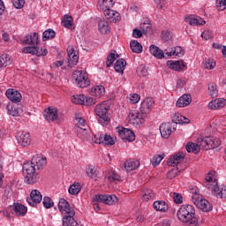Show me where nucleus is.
Returning <instances> with one entry per match:
<instances>
[{
	"label": "nucleus",
	"instance_id": "14",
	"mask_svg": "<svg viewBox=\"0 0 226 226\" xmlns=\"http://www.w3.org/2000/svg\"><path fill=\"white\" fill-rule=\"evenodd\" d=\"M154 105V101L151 97H147L144 99V101L141 102L140 105V112L143 116H146V114H149L151 111V107Z\"/></svg>",
	"mask_w": 226,
	"mask_h": 226
},
{
	"label": "nucleus",
	"instance_id": "21",
	"mask_svg": "<svg viewBox=\"0 0 226 226\" xmlns=\"http://www.w3.org/2000/svg\"><path fill=\"white\" fill-rule=\"evenodd\" d=\"M160 133L163 139H169L172 135V124L164 123L160 125Z\"/></svg>",
	"mask_w": 226,
	"mask_h": 226
},
{
	"label": "nucleus",
	"instance_id": "48",
	"mask_svg": "<svg viewBox=\"0 0 226 226\" xmlns=\"http://www.w3.org/2000/svg\"><path fill=\"white\" fill-rule=\"evenodd\" d=\"M137 74L139 77H147L149 75V72H147V69L144 65H139L137 68Z\"/></svg>",
	"mask_w": 226,
	"mask_h": 226
},
{
	"label": "nucleus",
	"instance_id": "62",
	"mask_svg": "<svg viewBox=\"0 0 226 226\" xmlns=\"http://www.w3.org/2000/svg\"><path fill=\"white\" fill-rule=\"evenodd\" d=\"M84 105H86L87 107H91V105H96V99L93 97H86Z\"/></svg>",
	"mask_w": 226,
	"mask_h": 226
},
{
	"label": "nucleus",
	"instance_id": "7",
	"mask_svg": "<svg viewBox=\"0 0 226 226\" xmlns=\"http://www.w3.org/2000/svg\"><path fill=\"white\" fill-rule=\"evenodd\" d=\"M192 200L193 204H195V206H197V207L204 213H209L210 211H213V205H211V203L206 199L199 200L198 194H194L192 197Z\"/></svg>",
	"mask_w": 226,
	"mask_h": 226
},
{
	"label": "nucleus",
	"instance_id": "20",
	"mask_svg": "<svg viewBox=\"0 0 226 226\" xmlns=\"http://www.w3.org/2000/svg\"><path fill=\"white\" fill-rule=\"evenodd\" d=\"M44 117L49 123L57 121V109L56 108H48L44 110Z\"/></svg>",
	"mask_w": 226,
	"mask_h": 226
},
{
	"label": "nucleus",
	"instance_id": "19",
	"mask_svg": "<svg viewBox=\"0 0 226 226\" xmlns=\"http://www.w3.org/2000/svg\"><path fill=\"white\" fill-rule=\"evenodd\" d=\"M185 152L179 151L178 153L170 156V158L167 162V164L170 166L177 165L185 160Z\"/></svg>",
	"mask_w": 226,
	"mask_h": 226
},
{
	"label": "nucleus",
	"instance_id": "25",
	"mask_svg": "<svg viewBox=\"0 0 226 226\" xmlns=\"http://www.w3.org/2000/svg\"><path fill=\"white\" fill-rule=\"evenodd\" d=\"M75 132L77 133V137L85 142H87L91 139V134L87 128H75Z\"/></svg>",
	"mask_w": 226,
	"mask_h": 226
},
{
	"label": "nucleus",
	"instance_id": "49",
	"mask_svg": "<svg viewBox=\"0 0 226 226\" xmlns=\"http://www.w3.org/2000/svg\"><path fill=\"white\" fill-rule=\"evenodd\" d=\"M102 144H105V146H114L116 142H114V139L110 135L105 134L102 137Z\"/></svg>",
	"mask_w": 226,
	"mask_h": 226
},
{
	"label": "nucleus",
	"instance_id": "28",
	"mask_svg": "<svg viewBox=\"0 0 226 226\" xmlns=\"http://www.w3.org/2000/svg\"><path fill=\"white\" fill-rule=\"evenodd\" d=\"M192 103V95L184 94L177 102V107H188Z\"/></svg>",
	"mask_w": 226,
	"mask_h": 226
},
{
	"label": "nucleus",
	"instance_id": "53",
	"mask_svg": "<svg viewBox=\"0 0 226 226\" xmlns=\"http://www.w3.org/2000/svg\"><path fill=\"white\" fill-rule=\"evenodd\" d=\"M7 110H8V114H10V116H13L14 117H19V110L17 109L16 107H13V106L8 104Z\"/></svg>",
	"mask_w": 226,
	"mask_h": 226
},
{
	"label": "nucleus",
	"instance_id": "38",
	"mask_svg": "<svg viewBox=\"0 0 226 226\" xmlns=\"http://www.w3.org/2000/svg\"><path fill=\"white\" fill-rule=\"evenodd\" d=\"M130 48L135 54H140L142 52V44L139 41H132Z\"/></svg>",
	"mask_w": 226,
	"mask_h": 226
},
{
	"label": "nucleus",
	"instance_id": "1",
	"mask_svg": "<svg viewBox=\"0 0 226 226\" xmlns=\"http://www.w3.org/2000/svg\"><path fill=\"white\" fill-rule=\"evenodd\" d=\"M58 209L62 215H65L63 218V226H80L79 222L75 221V210L72 208L68 200L60 199L58 202Z\"/></svg>",
	"mask_w": 226,
	"mask_h": 226
},
{
	"label": "nucleus",
	"instance_id": "6",
	"mask_svg": "<svg viewBox=\"0 0 226 226\" xmlns=\"http://www.w3.org/2000/svg\"><path fill=\"white\" fill-rule=\"evenodd\" d=\"M72 79H74L78 87H87L91 84V81L87 79V75L82 71H75L72 73Z\"/></svg>",
	"mask_w": 226,
	"mask_h": 226
},
{
	"label": "nucleus",
	"instance_id": "51",
	"mask_svg": "<svg viewBox=\"0 0 226 226\" xmlns=\"http://www.w3.org/2000/svg\"><path fill=\"white\" fill-rule=\"evenodd\" d=\"M36 49L37 46H29V47H25L22 49V52H24V54H32V56H36Z\"/></svg>",
	"mask_w": 226,
	"mask_h": 226
},
{
	"label": "nucleus",
	"instance_id": "60",
	"mask_svg": "<svg viewBox=\"0 0 226 226\" xmlns=\"http://www.w3.org/2000/svg\"><path fill=\"white\" fill-rule=\"evenodd\" d=\"M92 140L95 144H102V142H103V134L97 133V134L94 135V137L92 138Z\"/></svg>",
	"mask_w": 226,
	"mask_h": 226
},
{
	"label": "nucleus",
	"instance_id": "36",
	"mask_svg": "<svg viewBox=\"0 0 226 226\" xmlns=\"http://www.w3.org/2000/svg\"><path fill=\"white\" fill-rule=\"evenodd\" d=\"M124 68H126V60L123 58L117 60L115 64L116 72L123 75L124 73Z\"/></svg>",
	"mask_w": 226,
	"mask_h": 226
},
{
	"label": "nucleus",
	"instance_id": "63",
	"mask_svg": "<svg viewBox=\"0 0 226 226\" xmlns=\"http://www.w3.org/2000/svg\"><path fill=\"white\" fill-rule=\"evenodd\" d=\"M24 4H26V0H14L13 6H15L18 10L24 8Z\"/></svg>",
	"mask_w": 226,
	"mask_h": 226
},
{
	"label": "nucleus",
	"instance_id": "64",
	"mask_svg": "<svg viewBox=\"0 0 226 226\" xmlns=\"http://www.w3.org/2000/svg\"><path fill=\"white\" fill-rule=\"evenodd\" d=\"M173 199H174V202H176V204H183V196H181V194L174 192Z\"/></svg>",
	"mask_w": 226,
	"mask_h": 226
},
{
	"label": "nucleus",
	"instance_id": "32",
	"mask_svg": "<svg viewBox=\"0 0 226 226\" xmlns=\"http://www.w3.org/2000/svg\"><path fill=\"white\" fill-rule=\"evenodd\" d=\"M226 105V100L225 99H218L212 101L208 103L209 109L212 110H216V109H223Z\"/></svg>",
	"mask_w": 226,
	"mask_h": 226
},
{
	"label": "nucleus",
	"instance_id": "27",
	"mask_svg": "<svg viewBox=\"0 0 226 226\" xmlns=\"http://www.w3.org/2000/svg\"><path fill=\"white\" fill-rule=\"evenodd\" d=\"M39 41H40L38 40V34L36 33H33L25 36L23 40V43L25 45H38Z\"/></svg>",
	"mask_w": 226,
	"mask_h": 226
},
{
	"label": "nucleus",
	"instance_id": "37",
	"mask_svg": "<svg viewBox=\"0 0 226 226\" xmlns=\"http://www.w3.org/2000/svg\"><path fill=\"white\" fill-rule=\"evenodd\" d=\"M62 25L67 29H75V26H73V18L72 16L65 15L64 17V20L62 21Z\"/></svg>",
	"mask_w": 226,
	"mask_h": 226
},
{
	"label": "nucleus",
	"instance_id": "47",
	"mask_svg": "<svg viewBox=\"0 0 226 226\" xmlns=\"http://www.w3.org/2000/svg\"><path fill=\"white\" fill-rule=\"evenodd\" d=\"M208 93L212 98H216L218 96V90L216 89V84H208Z\"/></svg>",
	"mask_w": 226,
	"mask_h": 226
},
{
	"label": "nucleus",
	"instance_id": "24",
	"mask_svg": "<svg viewBox=\"0 0 226 226\" xmlns=\"http://www.w3.org/2000/svg\"><path fill=\"white\" fill-rule=\"evenodd\" d=\"M114 4H116V2L114 0H99L97 4V10L101 11H105L112 8Z\"/></svg>",
	"mask_w": 226,
	"mask_h": 226
},
{
	"label": "nucleus",
	"instance_id": "15",
	"mask_svg": "<svg viewBox=\"0 0 226 226\" xmlns=\"http://www.w3.org/2000/svg\"><path fill=\"white\" fill-rule=\"evenodd\" d=\"M18 140V144L22 146L23 147H27V146L31 145V134L29 132H21L19 135L16 136Z\"/></svg>",
	"mask_w": 226,
	"mask_h": 226
},
{
	"label": "nucleus",
	"instance_id": "59",
	"mask_svg": "<svg viewBox=\"0 0 226 226\" xmlns=\"http://www.w3.org/2000/svg\"><path fill=\"white\" fill-rule=\"evenodd\" d=\"M172 123L176 124H181L183 123V115L177 113L172 117Z\"/></svg>",
	"mask_w": 226,
	"mask_h": 226
},
{
	"label": "nucleus",
	"instance_id": "31",
	"mask_svg": "<svg viewBox=\"0 0 226 226\" xmlns=\"http://www.w3.org/2000/svg\"><path fill=\"white\" fill-rule=\"evenodd\" d=\"M98 29L100 33L102 34H107L108 33H110V27L109 26V22H107L105 19H98Z\"/></svg>",
	"mask_w": 226,
	"mask_h": 226
},
{
	"label": "nucleus",
	"instance_id": "13",
	"mask_svg": "<svg viewBox=\"0 0 226 226\" xmlns=\"http://www.w3.org/2000/svg\"><path fill=\"white\" fill-rule=\"evenodd\" d=\"M67 55L68 66L69 68H73V66H76L77 63H79V55H77L73 48L67 49Z\"/></svg>",
	"mask_w": 226,
	"mask_h": 226
},
{
	"label": "nucleus",
	"instance_id": "26",
	"mask_svg": "<svg viewBox=\"0 0 226 226\" xmlns=\"http://www.w3.org/2000/svg\"><path fill=\"white\" fill-rule=\"evenodd\" d=\"M140 165V162L137 159H129L124 164V167L127 172H131V170H135Z\"/></svg>",
	"mask_w": 226,
	"mask_h": 226
},
{
	"label": "nucleus",
	"instance_id": "11",
	"mask_svg": "<svg viewBox=\"0 0 226 226\" xmlns=\"http://www.w3.org/2000/svg\"><path fill=\"white\" fill-rule=\"evenodd\" d=\"M43 197L41 196V192L40 191L34 189L30 193V199L27 200V202L30 206L34 207L37 204L41 202Z\"/></svg>",
	"mask_w": 226,
	"mask_h": 226
},
{
	"label": "nucleus",
	"instance_id": "55",
	"mask_svg": "<svg viewBox=\"0 0 226 226\" xmlns=\"http://www.w3.org/2000/svg\"><path fill=\"white\" fill-rule=\"evenodd\" d=\"M180 172L179 171V168H173L171 170H170L167 174V177L168 179H174V177H177V176L178 175L177 173Z\"/></svg>",
	"mask_w": 226,
	"mask_h": 226
},
{
	"label": "nucleus",
	"instance_id": "34",
	"mask_svg": "<svg viewBox=\"0 0 226 226\" xmlns=\"http://www.w3.org/2000/svg\"><path fill=\"white\" fill-rule=\"evenodd\" d=\"M154 208L155 211H161L162 213H167L169 211V205L163 200H157L154 202Z\"/></svg>",
	"mask_w": 226,
	"mask_h": 226
},
{
	"label": "nucleus",
	"instance_id": "61",
	"mask_svg": "<svg viewBox=\"0 0 226 226\" xmlns=\"http://www.w3.org/2000/svg\"><path fill=\"white\" fill-rule=\"evenodd\" d=\"M76 121H78V123L75 128H86V119L76 117Z\"/></svg>",
	"mask_w": 226,
	"mask_h": 226
},
{
	"label": "nucleus",
	"instance_id": "30",
	"mask_svg": "<svg viewBox=\"0 0 226 226\" xmlns=\"http://www.w3.org/2000/svg\"><path fill=\"white\" fill-rule=\"evenodd\" d=\"M150 54L156 57L157 59H163L165 57V53L163 50L160 49L156 45L152 44L149 48Z\"/></svg>",
	"mask_w": 226,
	"mask_h": 226
},
{
	"label": "nucleus",
	"instance_id": "39",
	"mask_svg": "<svg viewBox=\"0 0 226 226\" xmlns=\"http://www.w3.org/2000/svg\"><path fill=\"white\" fill-rule=\"evenodd\" d=\"M11 63V57H10V55H2L0 56V68H6V66H10V64Z\"/></svg>",
	"mask_w": 226,
	"mask_h": 226
},
{
	"label": "nucleus",
	"instance_id": "45",
	"mask_svg": "<svg viewBox=\"0 0 226 226\" xmlns=\"http://www.w3.org/2000/svg\"><path fill=\"white\" fill-rule=\"evenodd\" d=\"M69 193L71 195H79L80 193V184L74 183L69 187Z\"/></svg>",
	"mask_w": 226,
	"mask_h": 226
},
{
	"label": "nucleus",
	"instance_id": "33",
	"mask_svg": "<svg viewBox=\"0 0 226 226\" xmlns=\"http://www.w3.org/2000/svg\"><path fill=\"white\" fill-rule=\"evenodd\" d=\"M91 96H95L96 98H102L105 94V87L96 86L91 88L90 90Z\"/></svg>",
	"mask_w": 226,
	"mask_h": 226
},
{
	"label": "nucleus",
	"instance_id": "23",
	"mask_svg": "<svg viewBox=\"0 0 226 226\" xmlns=\"http://www.w3.org/2000/svg\"><path fill=\"white\" fill-rule=\"evenodd\" d=\"M167 66L170 70H174V72H183V70H185V63L183 60H170L167 62Z\"/></svg>",
	"mask_w": 226,
	"mask_h": 226
},
{
	"label": "nucleus",
	"instance_id": "44",
	"mask_svg": "<svg viewBox=\"0 0 226 226\" xmlns=\"http://www.w3.org/2000/svg\"><path fill=\"white\" fill-rule=\"evenodd\" d=\"M87 174L88 177H91V179H94V181H96V178L98 177V170H96L94 166H88L87 168Z\"/></svg>",
	"mask_w": 226,
	"mask_h": 226
},
{
	"label": "nucleus",
	"instance_id": "16",
	"mask_svg": "<svg viewBox=\"0 0 226 226\" xmlns=\"http://www.w3.org/2000/svg\"><path fill=\"white\" fill-rule=\"evenodd\" d=\"M218 181L216 178L214 179V182H203V186L207 188V190H211L212 194L215 197H219L220 195V186H218Z\"/></svg>",
	"mask_w": 226,
	"mask_h": 226
},
{
	"label": "nucleus",
	"instance_id": "41",
	"mask_svg": "<svg viewBox=\"0 0 226 226\" xmlns=\"http://www.w3.org/2000/svg\"><path fill=\"white\" fill-rule=\"evenodd\" d=\"M56 38V32L53 29H47L42 34V41H46V40H52Z\"/></svg>",
	"mask_w": 226,
	"mask_h": 226
},
{
	"label": "nucleus",
	"instance_id": "50",
	"mask_svg": "<svg viewBox=\"0 0 226 226\" xmlns=\"http://www.w3.org/2000/svg\"><path fill=\"white\" fill-rule=\"evenodd\" d=\"M204 66L206 70H213L216 66V62L213 58H208L205 61Z\"/></svg>",
	"mask_w": 226,
	"mask_h": 226
},
{
	"label": "nucleus",
	"instance_id": "5",
	"mask_svg": "<svg viewBox=\"0 0 226 226\" xmlns=\"http://www.w3.org/2000/svg\"><path fill=\"white\" fill-rule=\"evenodd\" d=\"M108 112H109V106H107V103H105V102H102V103L96 105V107L94 109V113L99 117L98 122L102 126L109 124V118L107 116Z\"/></svg>",
	"mask_w": 226,
	"mask_h": 226
},
{
	"label": "nucleus",
	"instance_id": "40",
	"mask_svg": "<svg viewBox=\"0 0 226 226\" xmlns=\"http://www.w3.org/2000/svg\"><path fill=\"white\" fill-rule=\"evenodd\" d=\"M142 199L146 202L147 200H151V199H154V192L151 189H144L142 192Z\"/></svg>",
	"mask_w": 226,
	"mask_h": 226
},
{
	"label": "nucleus",
	"instance_id": "29",
	"mask_svg": "<svg viewBox=\"0 0 226 226\" xmlns=\"http://www.w3.org/2000/svg\"><path fill=\"white\" fill-rule=\"evenodd\" d=\"M185 22L190 26H204L206 24V21L198 16L185 18Z\"/></svg>",
	"mask_w": 226,
	"mask_h": 226
},
{
	"label": "nucleus",
	"instance_id": "10",
	"mask_svg": "<svg viewBox=\"0 0 226 226\" xmlns=\"http://www.w3.org/2000/svg\"><path fill=\"white\" fill-rule=\"evenodd\" d=\"M5 95L12 103H20L22 102V94L16 89L9 88L5 92Z\"/></svg>",
	"mask_w": 226,
	"mask_h": 226
},
{
	"label": "nucleus",
	"instance_id": "17",
	"mask_svg": "<svg viewBox=\"0 0 226 226\" xmlns=\"http://www.w3.org/2000/svg\"><path fill=\"white\" fill-rule=\"evenodd\" d=\"M104 17L109 20V22H119L121 20V14L119 12L111 10V9H107L106 11H103Z\"/></svg>",
	"mask_w": 226,
	"mask_h": 226
},
{
	"label": "nucleus",
	"instance_id": "46",
	"mask_svg": "<svg viewBox=\"0 0 226 226\" xmlns=\"http://www.w3.org/2000/svg\"><path fill=\"white\" fill-rule=\"evenodd\" d=\"M163 158H165V154H163L154 155L150 161L153 167H158V165H160V163L162 162V160H163Z\"/></svg>",
	"mask_w": 226,
	"mask_h": 226
},
{
	"label": "nucleus",
	"instance_id": "56",
	"mask_svg": "<svg viewBox=\"0 0 226 226\" xmlns=\"http://www.w3.org/2000/svg\"><path fill=\"white\" fill-rule=\"evenodd\" d=\"M215 4L219 11H223V10H226V0H216Z\"/></svg>",
	"mask_w": 226,
	"mask_h": 226
},
{
	"label": "nucleus",
	"instance_id": "35",
	"mask_svg": "<svg viewBox=\"0 0 226 226\" xmlns=\"http://www.w3.org/2000/svg\"><path fill=\"white\" fill-rule=\"evenodd\" d=\"M200 147H202V146H200V143L199 142V139H198V144L189 142L185 146V149L187 153H193L194 154H197V153H200Z\"/></svg>",
	"mask_w": 226,
	"mask_h": 226
},
{
	"label": "nucleus",
	"instance_id": "43",
	"mask_svg": "<svg viewBox=\"0 0 226 226\" xmlns=\"http://www.w3.org/2000/svg\"><path fill=\"white\" fill-rule=\"evenodd\" d=\"M85 101L86 95L84 94L73 95L72 99V103H75L76 105H84Z\"/></svg>",
	"mask_w": 226,
	"mask_h": 226
},
{
	"label": "nucleus",
	"instance_id": "3",
	"mask_svg": "<svg viewBox=\"0 0 226 226\" xmlns=\"http://www.w3.org/2000/svg\"><path fill=\"white\" fill-rule=\"evenodd\" d=\"M23 174L25 176V183L26 185H35L40 180V174L36 171L35 166L26 162L23 164Z\"/></svg>",
	"mask_w": 226,
	"mask_h": 226
},
{
	"label": "nucleus",
	"instance_id": "22",
	"mask_svg": "<svg viewBox=\"0 0 226 226\" xmlns=\"http://www.w3.org/2000/svg\"><path fill=\"white\" fill-rule=\"evenodd\" d=\"M94 202H102V204L112 206L114 204V197L109 194H99L95 196Z\"/></svg>",
	"mask_w": 226,
	"mask_h": 226
},
{
	"label": "nucleus",
	"instance_id": "12",
	"mask_svg": "<svg viewBox=\"0 0 226 226\" xmlns=\"http://www.w3.org/2000/svg\"><path fill=\"white\" fill-rule=\"evenodd\" d=\"M10 208L11 213L16 215V216H26L27 213V207L20 203H14Z\"/></svg>",
	"mask_w": 226,
	"mask_h": 226
},
{
	"label": "nucleus",
	"instance_id": "58",
	"mask_svg": "<svg viewBox=\"0 0 226 226\" xmlns=\"http://www.w3.org/2000/svg\"><path fill=\"white\" fill-rule=\"evenodd\" d=\"M114 61H116V54L110 53L107 57L106 66L110 68V65L114 64Z\"/></svg>",
	"mask_w": 226,
	"mask_h": 226
},
{
	"label": "nucleus",
	"instance_id": "8",
	"mask_svg": "<svg viewBox=\"0 0 226 226\" xmlns=\"http://www.w3.org/2000/svg\"><path fill=\"white\" fill-rule=\"evenodd\" d=\"M117 132L122 140H125L127 142H133V140H135V132L131 129L121 127L118 128Z\"/></svg>",
	"mask_w": 226,
	"mask_h": 226
},
{
	"label": "nucleus",
	"instance_id": "9",
	"mask_svg": "<svg viewBox=\"0 0 226 226\" xmlns=\"http://www.w3.org/2000/svg\"><path fill=\"white\" fill-rule=\"evenodd\" d=\"M30 162L37 170H40V169H43L47 165V157L41 154H35Z\"/></svg>",
	"mask_w": 226,
	"mask_h": 226
},
{
	"label": "nucleus",
	"instance_id": "52",
	"mask_svg": "<svg viewBox=\"0 0 226 226\" xmlns=\"http://www.w3.org/2000/svg\"><path fill=\"white\" fill-rule=\"evenodd\" d=\"M42 203L46 209H50V207H54V202L52 201L50 197H44Z\"/></svg>",
	"mask_w": 226,
	"mask_h": 226
},
{
	"label": "nucleus",
	"instance_id": "4",
	"mask_svg": "<svg viewBox=\"0 0 226 226\" xmlns=\"http://www.w3.org/2000/svg\"><path fill=\"white\" fill-rule=\"evenodd\" d=\"M199 143L202 149H216V147L222 146V139L215 136H207L205 138H200Z\"/></svg>",
	"mask_w": 226,
	"mask_h": 226
},
{
	"label": "nucleus",
	"instance_id": "2",
	"mask_svg": "<svg viewBox=\"0 0 226 226\" xmlns=\"http://www.w3.org/2000/svg\"><path fill=\"white\" fill-rule=\"evenodd\" d=\"M177 216L183 223H189V226L199 225V220L195 217V207L192 205H183L178 209Z\"/></svg>",
	"mask_w": 226,
	"mask_h": 226
},
{
	"label": "nucleus",
	"instance_id": "54",
	"mask_svg": "<svg viewBox=\"0 0 226 226\" xmlns=\"http://www.w3.org/2000/svg\"><path fill=\"white\" fill-rule=\"evenodd\" d=\"M49 54V51L47 50L46 48H40L37 46L36 48V51H35V56H37V57H40V56H45Z\"/></svg>",
	"mask_w": 226,
	"mask_h": 226
},
{
	"label": "nucleus",
	"instance_id": "42",
	"mask_svg": "<svg viewBox=\"0 0 226 226\" xmlns=\"http://www.w3.org/2000/svg\"><path fill=\"white\" fill-rule=\"evenodd\" d=\"M140 31L143 34H153V26L149 23H142L140 25Z\"/></svg>",
	"mask_w": 226,
	"mask_h": 226
},
{
	"label": "nucleus",
	"instance_id": "57",
	"mask_svg": "<svg viewBox=\"0 0 226 226\" xmlns=\"http://www.w3.org/2000/svg\"><path fill=\"white\" fill-rule=\"evenodd\" d=\"M173 54L178 57H183L185 56V50L180 46L173 48Z\"/></svg>",
	"mask_w": 226,
	"mask_h": 226
},
{
	"label": "nucleus",
	"instance_id": "18",
	"mask_svg": "<svg viewBox=\"0 0 226 226\" xmlns=\"http://www.w3.org/2000/svg\"><path fill=\"white\" fill-rule=\"evenodd\" d=\"M144 119V115L136 110H131L129 113V122L131 124H140Z\"/></svg>",
	"mask_w": 226,
	"mask_h": 226
}]
</instances>
